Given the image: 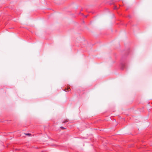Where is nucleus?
Listing matches in <instances>:
<instances>
[{"label": "nucleus", "mask_w": 152, "mask_h": 152, "mask_svg": "<svg viewBox=\"0 0 152 152\" xmlns=\"http://www.w3.org/2000/svg\"><path fill=\"white\" fill-rule=\"evenodd\" d=\"M25 134L28 136H30L31 135V134L30 133Z\"/></svg>", "instance_id": "nucleus-1"}, {"label": "nucleus", "mask_w": 152, "mask_h": 152, "mask_svg": "<svg viewBox=\"0 0 152 152\" xmlns=\"http://www.w3.org/2000/svg\"><path fill=\"white\" fill-rule=\"evenodd\" d=\"M61 128L62 129H65V128H64V127H63L62 126L61 127Z\"/></svg>", "instance_id": "nucleus-2"}, {"label": "nucleus", "mask_w": 152, "mask_h": 152, "mask_svg": "<svg viewBox=\"0 0 152 152\" xmlns=\"http://www.w3.org/2000/svg\"><path fill=\"white\" fill-rule=\"evenodd\" d=\"M67 122V120H66L65 121H64L63 122V123H65V122Z\"/></svg>", "instance_id": "nucleus-3"}, {"label": "nucleus", "mask_w": 152, "mask_h": 152, "mask_svg": "<svg viewBox=\"0 0 152 152\" xmlns=\"http://www.w3.org/2000/svg\"><path fill=\"white\" fill-rule=\"evenodd\" d=\"M69 88H67V90H68V89H69Z\"/></svg>", "instance_id": "nucleus-4"}]
</instances>
